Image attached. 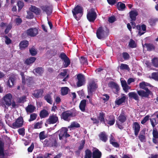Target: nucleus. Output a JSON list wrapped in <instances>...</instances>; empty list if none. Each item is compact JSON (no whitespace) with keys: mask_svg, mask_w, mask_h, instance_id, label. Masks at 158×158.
I'll return each mask as SVG.
<instances>
[{"mask_svg":"<svg viewBox=\"0 0 158 158\" xmlns=\"http://www.w3.org/2000/svg\"><path fill=\"white\" fill-rule=\"evenodd\" d=\"M97 86L94 81H92L89 84L88 86V93L89 94H92L97 88Z\"/></svg>","mask_w":158,"mask_h":158,"instance_id":"nucleus-12","label":"nucleus"},{"mask_svg":"<svg viewBox=\"0 0 158 158\" xmlns=\"http://www.w3.org/2000/svg\"><path fill=\"white\" fill-rule=\"evenodd\" d=\"M12 97L10 94H6L4 97V100L1 106L5 108L8 109V107L11 105Z\"/></svg>","mask_w":158,"mask_h":158,"instance_id":"nucleus-3","label":"nucleus"},{"mask_svg":"<svg viewBox=\"0 0 158 158\" xmlns=\"http://www.w3.org/2000/svg\"><path fill=\"white\" fill-rule=\"evenodd\" d=\"M5 38L6 39L5 42L6 44L8 45L11 43V41L10 38L7 36H5Z\"/></svg>","mask_w":158,"mask_h":158,"instance_id":"nucleus-63","label":"nucleus"},{"mask_svg":"<svg viewBox=\"0 0 158 158\" xmlns=\"http://www.w3.org/2000/svg\"><path fill=\"white\" fill-rule=\"evenodd\" d=\"M39 136L40 140H43L46 137V136L45 135V132L44 131H42L40 132L39 134Z\"/></svg>","mask_w":158,"mask_h":158,"instance_id":"nucleus-56","label":"nucleus"},{"mask_svg":"<svg viewBox=\"0 0 158 158\" xmlns=\"http://www.w3.org/2000/svg\"><path fill=\"white\" fill-rule=\"evenodd\" d=\"M123 57L124 59L127 60L129 59L130 56L127 52H123Z\"/></svg>","mask_w":158,"mask_h":158,"instance_id":"nucleus-60","label":"nucleus"},{"mask_svg":"<svg viewBox=\"0 0 158 158\" xmlns=\"http://www.w3.org/2000/svg\"><path fill=\"white\" fill-rule=\"evenodd\" d=\"M153 138H158V131L156 128L153 129L152 131Z\"/></svg>","mask_w":158,"mask_h":158,"instance_id":"nucleus-50","label":"nucleus"},{"mask_svg":"<svg viewBox=\"0 0 158 158\" xmlns=\"http://www.w3.org/2000/svg\"><path fill=\"white\" fill-rule=\"evenodd\" d=\"M26 33L28 36L35 37L38 34V30L36 28H31L26 30Z\"/></svg>","mask_w":158,"mask_h":158,"instance_id":"nucleus-10","label":"nucleus"},{"mask_svg":"<svg viewBox=\"0 0 158 158\" xmlns=\"http://www.w3.org/2000/svg\"><path fill=\"white\" fill-rule=\"evenodd\" d=\"M28 42L25 40L21 41L19 43V46L21 50L24 49L28 46Z\"/></svg>","mask_w":158,"mask_h":158,"instance_id":"nucleus-25","label":"nucleus"},{"mask_svg":"<svg viewBox=\"0 0 158 158\" xmlns=\"http://www.w3.org/2000/svg\"><path fill=\"white\" fill-rule=\"evenodd\" d=\"M68 129L65 127H62L58 131L60 132L59 134V138L60 140L62 139L64 141V143L67 142L66 138L69 137L70 135L67 133Z\"/></svg>","mask_w":158,"mask_h":158,"instance_id":"nucleus-5","label":"nucleus"},{"mask_svg":"<svg viewBox=\"0 0 158 158\" xmlns=\"http://www.w3.org/2000/svg\"><path fill=\"white\" fill-rule=\"evenodd\" d=\"M109 120L107 123V124L110 126L113 125L115 122L114 116L113 115H111L109 116Z\"/></svg>","mask_w":158,"mask_h":158,"instance_id":"nucleus-34","label":"nucleus"},{"mask_svg":"<svg viewBox=\"0 0 158 158\" xmlns=\"http://www.w3.org/2000/svg\"><path fill=\"white\" fill-rule=\"evenodd\" d=\"M117 6L118 9L121 10H123L126 7L125 4L121 2L118 3Z\"/></svg>","mask_w":158,"mask_h":158,"instance_id":"nucleus-45","label":"nucleus"},{"mask_svg":"<svg viewBox=\"0 0 158 158\" xmlns=\"http://www.w3.org/2000/svg\"><path fill=\"white\" fill-rule=\"evenodd\" d=\"M128 96L130 99H133L136 101L139 100V97L138 94L135 92H131L128 94Z\"/></svg>","mask_w":158,"mask_h":158,"instance_id":"nucleus-21","label":"nucleus"},{"mask_svg":"<svg viewBox=\"0 0 158 158\" xmlns=\"http://www.w3.org/2000/svg\"><path fill=\"white\" fill-rule=\"evenodd\" d=\"M43 93V90L41 89L35 90L32 95L35 98H38L42 97Z\"/></svg>","mask_w":158,"mask_h":158,"instance_id":"nucleus-14","label":"nucleus"},{"mask_svg":"<svg viewBox=\"0 0 158 158\" xmlns=\"http://www.w3.org/2000/svg\"><path fill=\"white\" fill-rule=\"evenodd\" d=\"M120 69L122 70L126 69L129 71L130 69L128 66L125 64H121L120 66Z\"/></svg>","mask_w":158,"mask_h":158,"instance_id":"nucleus-48","label":"nucleus"},{"mask_svg":"<svg viewBox=\"0 0 158 158\" xmlns=\"http://www.w3.org/2000/svg\"><path fill=\"white\" fill-rule=\"evenodd\" d=\"M150 121L152 127L154 128L157 124L156 119L155 118H152L150 119Z\"/></svg>","mask_w":158,"mask_h":158,"instance_id":"nucleus-55","label":"nucleus"},{"mask_svg":"<svg viewBox=\"0 0 158 158\" xmlns=\"http://www.w3.org/2000/svg\"><path fill=\"white\" fill-rule=\"evenodd\" d=\"M73 15L77 20H78L82 16L83 10L82 8L77 5L72 11Z\"/></svg>","mask_w":158,"mask_h":158,"instance_id":"nucleus-4","label":"nucleus"},{"mask_svg":"<svg viewBox=\"0 0 158 158\" xmlns=\"http://www.w3.org/2000/svg\"><path fill=\"white\" fill-rule=\"evenodd\" d=\"M73 116V113L70 110L63 112L61 114V117L65 121H69L71 118Z\"/></svg>","mask_w":158,"mask_h":158,"instance_id":"nucleus-6","label":"nucleus"},{"mask_svg":"<svg viewBox=\"0 0 158 158\" xmlns=\"http://www.w3.org/2000/svg\"><path fill=\"white\" fill-rule=\"evenodd\" d=\"M145 46L147 48V50L148 51H151L154 50L155 47L153 44H152L145 43L143 47Z\"/></svg>","mask_w":158,"mask_h":158,"instance_id":"nucleus-26","label":"nucleus"},{"mask_svg":"<svg viewBox=\"0 0 158 158\" xmlns=\"http://www.w3.org/2000/svg\"><path fill=\"white\" fill-rule=\"evenodd\" d=\"M102 153L98 149L93 151V152L92 158H101Z\"/></svg>","mask_w":158,"mask_h":158,"instance_id":"nucleus-19","label":"nucleus"},{"mask_svg":"<svg viewBox=\"0 0 158 158\" xmlns=\"http://www.w3.org/2000/svg\"><path fill=\"white\" fill-rule=\"evenodd\" d=\"M26 97L25 96H23L19 98L18 100V102L20 103H23L25 101Z\"/></svg>","mask_w":158,"mask_h":158,"instance_id":"nucleus-61","label":"nucleus"},{"mask_svg":"<svg viewBox=\"0 0 158 158\" xmlns=\"http://www.w3.org/2000/svg\"><path fill=\"white\" fill-rule=\"evenodd\" d=\"M58 118L56 114H52L50 115L47 121V123L48 124H54L58 122Z\"/></svg>","mask_w":158,"mask_h":158,"instance_id":"nucleus-11","label":"nucleus"},{"mask_svg":"<svg viewBox=\"0 0 158 158\" xmlns=\"http://www.w3.org/2000/svg\"><path fill=\"white\" fill-rule=\"evenodd\" d=\"M86 102V100L85 99L81 101L79 107L80 109L83 112L85 110Z\"/></svg>","mask_w":158,"mask_h":158,"instance_id":"nucleus-27","label":"nucleus"},{"mask_svg":"<svg viewBox=\"0 0 158 158\" xmlns=\"http://www.w3.org/2000/svg\"><path fill=\"white\" fill-rule=\"evenodd\" d=\"M14 81L15 79L14 78L12 77H10L7 82V85L10 87H11L14 84Z\"/></svg>","mask_w":158,"mask_h":158,"instance_id":"nucleus-39","label":"nucleus"},{"mask_svg":"<svg viewBox=\"0 0 158 158\" xmlns=\"http://www.w3.org/2000/svg\"><path fill=\"white\" fill-rule=\"evenodd\" d=\"M59 57L64 61L63 65L64 68H67L70 64V61L69 59L67 56L66 54L64 53H61Z\"/></svg>","mask_w":158,"mask_h":158,"instance_id":"nucleus-7","label":"nucleus"},{"mask_svg":"<svg viewBox=\"0 0 158 158\" xmlns=\"http://www.w3.org/2000/svg\"><path fill=\"white\" fill-rule=\"evenodd\" d=\"M48 112L45 110H41L40 113V115L41 118H44L48 116Z\"/></svg>","mask_w":158,"mask_h":158,"instance_id":"nucleus-36","label":"nucleus"},{"mask_svg":"<svg viewBox=\"0 0 158 158\" xmlns=\"http://www.w3.org/2000/svg\"><path fill=\"white\" fill-rule=\"evenodd\" d=\"M35 109V107L32 105H28L26 107V110L27 113H33Z\"/></svg>","mask_w":158,"mask_h":158,"instance_id":"nucleus-30","label":"nucleus"},{"mask_svg":"<svg viewBox=\"0 0 158 158\" xmlns=\"http://www.w3.org/2000/svg\"><path fill=\"white\" fill-rule=\"evenodd\" d=\"M128 45L129 47L131 48H133L136 47V45L135 43V41L132 39L130 40Z\"/></svg>","mask_w":158,"mask_h":158,"instance_id":"nucleus-42","label":"nucleus"},{"mask_svg":"<svg viewBox=\"0 0 158 158\" xmlns=\"http://www.w3.org/2000/svg\"><path fill=\"white\" fill-rule=\"evenodd\" d=\"M35 72L40 75H41L43 73L44 70L41 67H38L34 69Z\"/></svg>","mask_w":158,"mask_h":158,"instance_id":"nucleus-40","label":"nucleus"},{"mask_svg":"<svg viewBox=\"0 0 158 158\" xmlns=\"http://www.w3.org/2000/svg\"><path fill=\"white\" fill-rule=\"evenodd\" d=\"M98 136L100 139L104 142H106L108 140V135L105 131L101 132Z\"/></svg>","mask_w":158,"mask_h":158,"instance_id":"nucleus-17","label":"nucleus"},{"mask_svg":"<svg viewBox=\"0 0 158 158\" xmlns=\"http://www.w3.org/2000/svg\"><path fill=\"white\" fill-rule=\"evenodd\" d=\"M136 29L139 31H138V35L139 36H141L144 34L145 32H142L141 30V26L140 25H138L136 26Z\"/></svg>","mask_w":158,"mask_h":158,"instance_id":"nucleus-54","label":"nucleus"},{"mask_svg":"<svg viewBox=\"0 0 158 158\" xmlns=\"http://www.w3.org/2000/svg\"><path fill=\"white\" fill-rule=\"evenodd\" d=\"M77 77L78 81L77 85L78 87H80L83 85L84 83L85 78L84 76L81 74L77 75Z\"/></svg>","mask_w":158,"mask_h":158,"instance_id":"nucleus-13","label":"nucleus"},{"mask_svg":"<svg viewBox=\"0 0 158 158\" xmlns=\"http://www.w3.org/2000/svg\"><path fill=\"white\" fill-rule=\"evenodd\" d=\"M15 21L17 25H20L22 23V21L21 19L19 18H16L15 19Z\"/></svg>","mask_w":158,"mask_h":158,"instance_id":"nucleus-62","label":"nucleus"},{"mask_svg":"<svg viewBox=\"0 0 158 158\" xmlns=\"http://www.w3.org/2000/svg\"><path fill=\"white\" fill-rule=\"evenodd\" d=\"M118 119L121 123H123L127 120V116L124 112H122L118 117Z\"/></svg>","mask_w":158,"mask_h":158,"instance_id":"nucleus-24","label":"nucleus"},{"mask_svg":"<svg viewBox=\"0 0 158 158\" xmlns=\"http://www.w3.org/2000/svg\"><path fill=\"white\" fill-rule=\"evenodd\" d=\"M80 61L81 64L83 65H87V59L86 57L81 56L80 59Z\"/></svg>","mask_w":158,"mask_h":158,"instance_id":"nucleus-41","label":"nucleus"},{"mask_svg":"<svg viewBox=\"0 0 158 158\" xmlns=\"http://www.w3.org/2000/svg\"><path fill=\"white\" fill-rule=\"evenodd\" d=\"M69 90V89L68 87H62L61 89V94L63 95L67 94Z\"/></svg>","mask_w":158,"mask_h":158,"instance_id":"nucleus-38","label":"nucleus"},{"mask_svg":"<svg viewBox=\"0 0 158 158\" xmlns=\"http://www.w3.org/2000/svg\"><path fill=\"white\" fill-rule=\"evenodd\" d=\"M25 131L24 128L23 127L19 129L18 130V131L19 135L23 136L25 134Z\"/></svg>","mask_w":158,"mask_h":158,"instance_id":"nucleus-52","label":"nucleus"},{"mask_svg":"<svg viewBox=\"0 0 158 158\" xmlns=\"http://www.w3.org/2000/svg\"><path fill=\"white\" fill-rule=\"evenodd\" d=\"M51 156H52L51 154L46 153L44 156L40 154L37 155L36 157H33V158H50Z\"/></svg>","mask_w":158,"mask_h":158,"instance_id":"nucleus-32","label":"nucleus"},{"mask_svg":"<svg viewBox=\"0 0 158 158\" xmlns=\"http://www.w3.org/2000/svg\"><path fill=\"white\" fill-rule=\"evenodd\" d=\"M29 52L31 54L32 56H35L37 53L36 51L33 48H31L29 49Z\"/></svg>","mask_w":158,"mask_h":158,"instance_id":"nucleus-51","label":"nucleus"},{"mask_svg":"<svg viewBox=\"0 0 158 158\" xmlns=\"http://www.w3.org/2000/svg\"><path fill=\"white\" fill-rule=\"evenodd\" d=\"M85 155L84 158H92L93 152L87 149L85 151Z\"/></svg>","mask_w":158,"mask_h":158,"instance_id":"nucleus-29","label":"nucleus"},{"mask_svg":"<svg viewBox=\"0 0 158 158\" xmlns=\"http://www.w3.org/2000/svg\"><path fill=\"white\" fill-rule=\"evenodd\" d=\"M25 81L22 82L23 84H26L28 86H30L34 83V81L33 80V78L31 77H27L26 79H24Z\"/></svg>","mask_w":158,"mask_h":158,"instance_id":"nucleus-16","label":"nucleus"},{"mask_svg":"<svg viewBox=\"0 0 158 158\" xmlns=\"http://www.w3.org/2000/svg\"><path fill=\"white\" fill-rule=\"evenodd\" d=\"M108 85L111 88L115 89L116 93H117L119 90V87L118 85L113 81L110 82L109 83Z\"/></svg>","mask_w":158,"mask_h":158,"instance_id":"nucleus-23","label":"nucleus"},{"mask_svg":"<svg viewBox=\"0 0 158 158\" xmlns=\"http://www.w3.org/2000/svg\"><path fill=\"white\" fill-rule=\"evenodd\" d=\"M24 120L22 117L20 116L17 118L15 121L12 124L13 128H19L22 127Z\"/></svg>","mask_w":158,"mask_h":158,"instance_id":"nucleus-8","label":"nucleus"},{"mask_svg":"<svg viewBox=\"0 0 158 158\" xmlns=\"http://www.w3.org/2000/svg\"><path fill=\"white\" fill-rule=\"evenodd\" d=\"M42 10L45 12L48 15H50L52 12V6L48 5L43 6L41 7Z\"/></svg>","mask_w":158,"mask_h":158,"instance_id":"nucleus-15","label":"nucleus"},{"mask_svg":"<svg viewBox=\"0 0 158 158\" xmlns=\"http://www.w3.org/2000/svg\"><path fill=\"white\" fill-rule=\"evenodd\" d=\"M123 96L122 98L118 99H116L115 102V103L117 105H120L123 103L125 102L126 100V97L124 94H123Z\"/></svg>","mask_w":158,"mask_h":158,"instance_id":"nucleus-28","label":"nucleus"},{"mask_svg":"<svg viewBox=\"0 0 158 158\" xmlns=\"http://www.w3.org/2000/svg\"><path fill=\"white\" fill-rule=\"evenodd\" d=\"M102 99L104 101H106L109 99V96L107 94H104L103 95V97L102 98Z\"/></svg>","mask_w":158,"mask_h":158,"instance_id":"nucleus-64","label":"nucleus"},{"mask_svg":"<svg viewBox=\"0 0 158 158\" xmlns=\"http://www.w3.org/2000/svg\"><path fill=\"white\" fill-rule=\"evenodd\" d=\"M37 117V114L35 113H33L30 115V118L29 120V122H31L36 119Z\"/></svg>","mask_w":158,"mask_h":158,"instance_id":"nucleus-53","label":"nucleus"},{"mask_svg":"<svg viewBox=\"0 0 158 158\" xmlns=\"http://www.w3.org/2000/svg\"><path fill=\"white\" fill-rule=\"evenodd\" d=\"M121 82L123 90L126 92H127L128 90L131 89V87L127 85L125 80H121Z\"/></svg>","mask_w":158,"mask_h":158,"instance_id":"nucleus-22","label":"nucleus"},{"mask_svg":"<svg viewBox=\"0 0 158 158\" xmlns=\"http://www.w3.org/2000/svg\"><path fill=\"white\" fill-rule=\"evenodd\" d=\"M105 114L102 112L99 113V115L98 117V120H100L101 123H105V119L104 118Z\"/></svg>","mask_w":158,"mask_h":158,"instance_id":"nucleus-33","label":"nucleus"},{"mask_svg":"<svg viewBox=\"0 0 158 158\" xmlns=\"http://www.w3.org/2000/svg\"><path fill=\"white\" fill-rule=\"evenodd\" d=\"M152 63L154 67H158V58H154L152 60Z\"/></svg>","mask_w":158,"mask_h":158,"instance_id":"nucleus-43","label":"nucleus"},{"mask_svg":"<svg viewBox=\"0 0 158 158\" xmlns=\"http://www.w3.org/2000/svg\"><path fill=\"white\" fill-rule=\"evenodd\" d=\"M109 31L106 28H104L102 27H99L97 30L96 35L99 39L104 40L108 35Z\"/></svg>","mask_w":158,"mask_h":158,"instance_id":"nucleus-2","label":"nucleus"},{"mask_svg":"<svg viewBox=\"0 0 158 158\" xmlns=\"http://www.w3.org/2000/svg\"><path fill=\"white\" fill-rule=\"evenodd\" d=\"M149 115H147L145 116L143 119L141 121V123L142 124H144L149 119Z\"/></svg>","mask_w":158,"mask_h":158,"instance_id":"nucleus-59","label":"nucleus"},{"mask_svg":"<svg viewBox=\"0 0 158 158\" xmlns=\"http://www.w3.org/2000/svg\"><path fill=\"white\" fill-rule=\"evenodd\" d=\"M151 78L156 81H158V72L152 73Z\"/></svg>","mask_w":158,"mask_h":158,"instance_id":"nucleus-46","label":"nucleus"},{"mask_svg":"<svg viewBox=\"0 0 158 158\" xmlns=\"http://www.w3.org/2000/svg\"><path fill=\"white\" fill-rule=\"evenodd\" d=\"M36 58L33 57H31L29 59L26 60L25 61V63L27 65H29L33 63L36 60Z\"/></svg>","mask_w":158,"mask_h":158,"instance_id":"nucleus-37","label":"nucleus"},{"mask_svg":"<svg viewBox=\"0 0 158 158\" xmlns=\"http://www.w3.org/2000/svg\"><path fill=\"white\" fill-rule=\"evenodd\" d=\"M80 127V124L76 122H72L70 126L68 127L69 128H72L73 127L78 128Z\"/></svg>","mask_w":158,"mask_h":158,"instance_id":"nucleus-47","label":"nucleus"},{"mask_svg":"<svg viewBox=\"0 0 158 158\" xmlns=\"http://www.w3.org/2000/svg\"><path fill=\"white\" fill-rule=\"evenodd\" d=\"M12 27V25L11 24H9L7 27L6 28L4 31L5 33L6 34H8L10 31V30L11 29Z\"/></svg>","mask_w":158,"mask_h":158,"instance_id":"nucleus-57","label":"nucleus"},{"mask_svg":"<svg viewBox=\"0 0 158 158\" xmlns=\"http://www.w3.org/2000/svg\"><path fill=\"white\" fill-rule=\"evenodd\" d=\"M4 149H0V158H5V156L7 155L4 152Z\"/></svg>","mask_w":158,"mask_h":158,"instance_id":"nucleus-49","label":"nucleus"},{"mask_svg":"<svg viewBox=\"0 0 158 158\" xmlns=\"http://www.w3.org/2000/svg\"><path fill=\"white\" fill-rule=\"evenodd\" d=\"M97 15L94 9H91L87 15L88 19L90 22H94L96 18Z\"/></svg>","mask_w":158,"mask_h":158,"instance_id":"nucleus-9","label":"nucleus"},{"mask_svg":"<svg viewBox=\"0 0 158 158\" xmlns=\"http://www.w3.org/2000/svg\"><path fill=\"white\" fill-rule=\"evenodd\" d=\"M130 17L131 19V21H135L136 20V17L138 15L137 11L135 10H131L129 12Z\"/></svg>","mask_w":158,"mask_h":158,"instance_id":"nucleus-20","label":"nucleus"},{"mask_svg":"<svg viewBox=\"0 0 158 158\" xmlns=\"http://www.w3.org/2000/svg\"><path fill=\"white\" fill-rule=\"evenodd\" d=\"M133 128L134 130L135 135L137 136L140 130V125L137 122H134L133 124Z\"/></svg>","mask_w":158,"mask_h":158,"instance_id":"nucleus-18","label":"nucleus"},{"mask_svg":"<svg viewBox=\"0 0 158 158\" xmlns=\"http://www.w3.org/2000/svg\"><path fill=\"white\" fill-rule=\"evenodd\" d=\"M44 99L47 101L48 103L52 104V99L51 96L50 95L48 94L44 97Z\"/></svg>","mask_w":158,"mask_h":158,"instance_id":"nucleus-44","label":"nucleus"},{"mask_svg":"<svg viewBox=\"0 0 158 158\" xmlns=\"http://www.w3.org/2000/svg\"><path fill=\"white\" fill-rule=\"evenodd\" d=\"M148 86L153 87L150 84L145 81H143L139 83V87L143 90H137V93L142 98H148L149 95L152 94L151 91L148 89Z\"/></svg>","mask_w":158,"mask_h":158,"instance_id":"nucleus-1","label":"nucleus"},{"mask_svg":"<svg viewBox=\"0 0 158 158\" xmlns=\"http://www.w3.org/2000/svg\"><path fill=\"white\" fill-rule=\"evenodd\" d=\"M30 10L36 15H39L40 13V9L34 6H31V7L30 8Z\"/></svg>","mask_w":158,"mask_h":158,"instance_id":"nucleus-31","label":"nucleus"},{"mask_svg":"<svg viewBox=\"0 0 158 158\" xmlns=\"http://www.w3.org/2000/svg\"><path fill=\"white\" fill-rule=\"evenodd\" d=\"M17 5L19 7L18 10H20L24 6L23 2L21 1H19L17 3Z\"/></svg>","mask_w":158,"mask_h":158,"instance_id":"nucleus-58","label":"nucleus"},{"mask_svg":"<svg viewBox=\"0 0 158 158\" xmlns=\"http://www.w3.org/2000/svg\"><path fill=\"white\" fill-rule=\"evenodd\" d=\"M145 131L144 130H142L140 132V133L139 136V138L140 140L142 142H143L144 141L145 139Z\"/></svg>","mask_w":158,"mask_h":158,"instance_id":"nucleus-35","label":"nucleus"}]
</instances>
